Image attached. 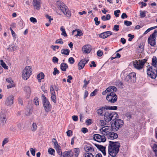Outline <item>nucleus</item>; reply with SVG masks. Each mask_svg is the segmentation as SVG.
<instances>
[{
	"instance_id": "f257e3e1",
	"label": "nucleus",
	"mask_w": 157,
	"mask_h": 157,
	"mask_svg": "<svg viewBox=\"0 0 157 157\" xmlns=\"http://www.w3.org/2000/svg\"><path fill=\"white\" fill-rule=\"evenodd\" d=\"M120 144L117 142L109 141L108 152L109 155L113 157H115L118 153Z\"/></svg>"
},
{
	"instance_id": "f03ea898",
	"label": "nucleus",
	"mask_w": 157,
	"mask_h": 157,
	"mask_svg": "<svg viewBox=\"0 0 157 157\" xmlns=\"http://www.w3.org/2000/svg\"><path fill=\"white\" fill-rule=\"evenodd\" d=\"M118 118L117 113L115 112H111L108 110L105 111L104 120L107 122H109L111 120L114 121Z\"/></svg>"
},
{
	"instance_id": "7ed1b4c3",
	"label": "nucleus",
	"mask_w": 157,
	"mask_h": 157,
	"mask_svg": "<svg viewBox=\"0 0 157 157\" xmlns=\"http://www.w3.org/2000/svg\"><path fill=\"white\" fill-rule=\"evenodd\" d=\"M58 7L62 12L67 17H70L71 16L70 12L67 7L62 1H58L56 2Z\"/></svg>"
},
{
	"instance_id": "20e7f679",
	"label": "nucleus",
	"mask_w": 157,
	"mask_h": 157,
	"mask_svg": "<svg viewBox=\"0 0 157 157\" xmlns=\"http://www.w3.org/2000/svg\"><path fill=\"white\" fill-rule=\"evenodd\" d=\"M113 123L111 124V128L113 131H116L121 128L123 126L124 123L123 120L117 118L115 120Z\"/></svg>"
},
{
	"instance_id": "39448f33",
	"label": "nucleus",
	"mask_w": 157,
	"mask_h": 157,
	"mask_svg": "<svg viewBox=\"0 0 157 157\" xmlns=\"http://www.w3.org/2000/svg\"><path fill=\"white\" fill-rule=\"evenodd\" d=\"M147 74L151 78L155 79L157 76V68L156 67H150L147 69Z\"/></svg>"
},
{
	"instance_id": "423d86ee",
	"label": "nucleus",
	"mask_w": 157,
	"mask_h": 157,
	"mask_svg": "<svg viewBox=\"0 0 157 157\" xmlns=\"http://www.w3.org/2000/svg\"><path fill=\"white\" fill-rule=\"evenodd\" d=\"M32 69L31 66H26L23 71L22 77L25 80H27L32 74Z\"/></svg>"
},
{
	"instance_id": "0eeeda50",
	"label": "nucleus",
	"mask_w": 157,
	"mask_h": 157,
	"mask_svg": "<svg viewBox=\"0 0 157 157\" xmlns=\"http://www.w3.org/2000/svg\"><path fill=\"white\" fill-rule=\"evenodd\" d=\"M157 33V30H155L148 38V43L152 46H154L156 44V37Z\"/></svg>"
},
{
	"instance_id": "6e6552de",
	"label": "nucleus",
	"mask_w": 157,
	"mask_h": 157,
	"mask_svg": "<svg viewBox=\"0 0 157 157\" xmlns=\"http://www.w3.org/2000/svg\"><path fill=\"white\" fill-rule=\"evenodd\" d=\"M136 73L134 72L130 73L126 76L124 80L128 82H134L136 80Z\"/></svg>"
},
{
	"instance_id": "1a4fd4ad",
	"label": "nucleus",
	"mask_w": 157,
	"mask_h": 157,
	"mask_svg": "<svg viewBox=\"0 0 157 157\" xmlns=\"http://www.w3.org/2000/svg\"><path fill=\"white\" fill-rule=\"evenodd\" d=\"M93 138L94 140L99 142H104L106 140V139L105 136L103 135H101L98 134H94Z\"/></svg>"
},
{
	"instance_id": "9d476101",
	"label": "nucleus",
	"mask_w": 157,
	"mask_h": 157,
	"mask_svg": "<svg viewBox=\"0 0 157 157\" xmlns=\"http://www.w3.org/2000/svg\"><path fill=\"white\" fill-rule=\"evenodd\" d=\"M14 96L10 95L7 97L5 101V105L8 106H11L13 103Z\"/></svg>"
},
{
	"instance_id": "9b49d317",
	"label": "nucleus",
	"mask_w": 157,
	"mask_h": 157,
	"mask_svg": "<svg viewBox=\"0 0 157 157\" xmlns=\"http://www.w3.org/2000/svg\"><path fill=\"white\" fill-rule=\"evenodd\" d=\"M43 105L45 110L46 112H48L51 110L52 106L48 100L43 101Z\"/></svg>"
},
{
	"instance_id": "f8f14e48",
	"label": "nucleus",
	"mask_w": 157,
	"mask_h": 157,
	"mask_svg": "<svg viewBox=\"0 0 157 157\" xmlns=\"http://www.w3.org/2000/svg\"><path fill=\"white\" fill-rule=\"evenodd\" d=\"M33 5L35 9L39 10L40 8V0H33Z\"/></svg>"
},
{
	"instance_id": "ddd939ff",
	"label": "nucleus",
	"mask_w": 157,
	"mask_h": 157,
	"mask_svg": "<svg viewBox=\"0 0 157 157\" xmlns=\"http://www.w3.org/2000/svg\"><path fill=\"white\" fill-rule=\"evenodd\" d=\"M133 65L134 67L137 70H141L143 68L141 62H140V60H135L133 62Z\"/></svg>"
},
{
	"instance_id": "4468645a",
	"label": "nucleus",
	"mask_w": 157,
	"mask_h": 157,
	"mask_svg": "<svg viewBox=\"0 0 157 157\" xmlns=\"http://www.w3.org/2000/svg\"><path fill=\"white\" fill-rule=\"evenodd\" d=\"M108 126H105L100 129V131L101 132L102 134L104 136H107L110 132Z\"/></svg>"
},
{
	"instance_id": "2eb2a0df",
	"label": "nucleus",
	"mask_w": 157,
	"mask_h": 157,
	"mask_svg": "<svg viewBox=\"0 0 157 157\" xmlns=\"http://www.w3.org/2000/svg\"><path fill=\"white\" fill-rule=\"evenodd\" d=\"M6 114L2 113H0V123L4 125L6 123Z\"/></svg>"
},
{
	"instance_id": "dca6fc26",
	"label": "nucleus",
	"mask_w": 157,
	"mask_h": 157,
	"mask_svg": "<svg viewBox=\"0 0 157 157\" xmlns=\"http://www.w3.org/2000/svg\"><path fill=\"white\" fill-rule=\"evenodd\" d=\"M112 34V33L111 31H107L100 34L99 36L103 39H105Z\"/></svg>"
},
{
	"instance_id": "f3484780",
	"label": "nucleus",
	"mask_w": 157,
	"mask_h": 157,
	"mask_svg": "<svg viewBox=\"0 0 157 157\" xmlns=\"http://www.w3.org/2000/svg\"><path fill=\"white\" fill-rule=\"evenodd\" d=\"M94 145L100 151L102 152L104 155H106V147H104L103 146L95 144H94Z\"/></svg>"
},
{
	"instance_id": "a211bd4d",
	"label": "nucleus",
	"mask_w": 157,
	"mask_h": 157,
	"mask_svg": "<svg viewBox=\"0 0 157 157\" xmlns=\"http://www.w3.org/2000/svg\"><path fill=\"white\" fill-rule=\"evenodd\" d=\"M106 136L108 139L113 140L117 138L118 135L116 133L113 132H110Z\"/></svg>"
},
{
	"instance_id": "6ab92c4d",
	"label": "nucleus",
	"mask_w": 157,
	"mask_h": 157,
	"mask_svg": "<svg viewBox=\"0 0 157 157\" xmlns=\"http://www.w3.org/2000/svg\"><path fill=\"white\" fill-rule=\"evenodd\" d=\"M90 46L89 45H86L84 46L82 48V50L84 53H89L91 50Z\"/></svg>"
},
{
	"instance_id": "aec40b11",
	"label": "nucleus",
	"mask_w": 157,
	"mask_h": 157,
	"mask_svg": "<svg viewBox=\"0 0 157 157\" xmlns=\"http://www.w3.org/2000/svg\"><path fill=\"white\" fill-rule=\"evenodd\" d=\"M105 106L100 107L99 109L97 110V113L98 115L101 116H104V112H105Z\"/></svg>"
},
{
	"instance_id": "412c9836",
	"label": "nucleus",
	"mask_w": 157,
	"mask_h": 157,
	"mask_svg": "<svg viewBox=\"0 0 157 157\" xmlns=\"http://www.w3.org/2000/svg\"><path fill=\"white\" fill-rule=\"evenodd\" d=\"M71 153V151H65L63 153L61 157H73V155Z\"/></svg>"
},
{
	"instance_id": "4be33fe9",
	"label": "nucleus",
	"mask_w": 157,
	"mask_h": 157,
	"mask_svg": "<svg viewBox=\"0 0 157 157\" xmlns=\"http://www.w3.org/2000/svg\"><path fill=\"white\" fill-rule=\"evenodd\" d=\"M72 35H75L76 36H81L82 35V33L81 30L77 29L74 30L72 32Z\"/></svg>"
},
{
	"instance_id": "5701e85b",
	"label": "nucleus",
	"mask_w": 157,
	"mask_h": 157,
	"mask_svg": "<svg viewBox=\"0 0 157 157\" xmlns=\"http://www.w3.org/2000/svg\"><path fill=\"white\" fill-rule=\"evenodd\" d=\"M85 60H82L78 63V69L80 70L83 68L85 65Z\"/></svg>"
},
{
	"instance_id": "b1692460",
	"label": "nucleus",
	"mask_w": 157,
	"mask_h": 157,
	"mask_svg": "<svg viewBox=\"0 0 157 157\" xmlns=\"http://www.w3.org/2000/svg\"><path fill=\"white\" fill-rule=\"evenodd\" d=\"M84 149L87 152H94V148L89 145L85 146Z\"/></svg>"
},
{
	"instance_id": "393cba45",
	"label": "nucleus",
	"mask_w": 157,
	"mask_h": 157,
	"mask_svg": "<svg viewBox=\"0 0 157 157\" xmlns=\"http://www.w3.org/2000/svg\"><path fill=\"white\" fill-rule=\"evenodd\" d=\"M152 65L153 67H156L157 68V59L156 56H154L152 58Z\"/></svg>"
},
{
	"instance_id": "a878e982",
	"label": "nucleus",
	"mask_w": 157,
	"mask_h": 157,
	"mask_svg": "<svg viewBox=\"0 0 157 157\" xmlns=\"http://www.w3.org/2000/svg\"><path fill=\"white\" fill-rule=\"evenodd\" d=\"M106 90L107 92H116L117 90V89L115 86H111L108 87Z\"/></svg>"
},
{
	"instance_id": "bb28decb",
	"label": "nucleus",
	"mask_w": 157,
	"mask_h": 157,
	"mask_svg": "<svg viewBox=\"0 0 157 157\" xmlns=\"http://www.w3.org/2000/svg\"><path fill=\"white\" fill-rule=\"evenodd\" d=\"M113 98H110L109 100H107L108 102H110L112 103H114L117 100V95H115Z\"/></svg>"
},
{
	"instance_id": "cd10ccee",
	"label": "nucleus",
	"mask_w": 157,
	"mask_h": 157,
	"mask_svg": "<svg viewBox=\"0 0 157 157\" xmlns=\"http://www.w3.org/2000/svg\"><path fill=\"white\" fill-rule=\"evenodd\" d=\"M68 67V65L66 63H62L60 65V68L62 71H65Z\"/></svg>"
},
{
	"instance_id": "c85d7f7f",
	"label": "nucleus",
	"mask_w": 157,
	"mask_h": 157,
	"mask_svg": "<svg viewBox=\"0 0 157 157\" xmlns=\"http://www.w3.org/2000/svg\"><path fill=\"white\" fill-rule=\"evenodd\" d=\"M62 54L67 56L70 53V50L68 49H62L61 51Z\"/></svg>"
},
{
	"instance_id": "c756f323",
	"label": "nucleus",
	"mask_w": 157,
	"mask_h": 157,
	"mask_svg": "<svg viewBox=\"0 0 157 157\" xmlns=\"http://www.w3.org/2000/svg\"><path fill=\"white\" fill-rule=\"evenodd\" d=\"M152 149L155 154V156L157 157V144H154L152 147Z\"/></svg>"
},
{
	"instance_id": "7c9ffc66",
	"label": "nucleus",
	"mask_w": 157,
	"mask_h": 157,
	"mask_svg": "<svg viewBox=\"0 0 157 157\" xmlns=\"http://www.w3.org/2000/svg\"><path fill=\"white\" fill-rule=\"evenodd\" d=\"M44 77V75L43 72H41L38 74L37 76V79L39 80V82H40L41 79H43Z\"/></svg>"
},
{
	"instance_id": "2f4dec72",
	"label": "nucleus",
	"mask_w": 157,
	"mask_h": 157,
	"mask_svg": "<svg viewBox=\"0 0 157 157\" xmlns=\"http://www.w3.org/2000/svg\"><path fill=\"white\" fill-rule=\"evenodd\" d=\"M60 30L62 32L61 34L62 35L64 36L65 37H67V35L66 33L65 29L63 26L61 27Z\"/></svg>"
},
{
	"instance_id": "473e14b6",
	"label": "nucleus",
	"mask_w": 157,
	"mask_h": 157,
	"mask_svg": "<svg viewBox=\"0 0 157 157\" xmlns=\"http://www.w3.org/2000/svg\"><path fill=\"white\" fill-rule=\"evenodd\" d=\"M105 108L106 109H109L111 110H116L117 109V106H105Z\"/></svg>"
},
{
	"instance_id": "72a5a7b5",
	"label": "nucleus",
	"mask_w": 157,
	"mask_h": 157,
	"mask_svg": "<svg viewBox=\"0 0 157 157\" xmlns=\"http://www.w3.org/2000/svg\"><path fill=\"white\" fill-rule=\"evenodd\" d=\"M37 128V126L36 123H33L31 128V130L33 132H35Z\"/></svg>"
},
{
	"instance_id": "f704fd0d",
	"label": "nucleus",
	"mask_w": 157,
	"mask_h": 157,
	"mask_svg": "<svg viewBox=\"0 0 157 157\" xmlns=\"http://www.w3.org/2000/svg\"><path fill=\"white\" fill-rule=\"evenodd\" d=\"M7 49H9L11 51H14L17 49V47L14 44L10 45Z\"/></svg>"
},
{
	"instance_id": "c9c22d12",
	"label": "nucleus",
	"mask_w": 157,
	"mask_h": 157,
	"mask_svg": "<svg viewBox=\"0 0 157 157\" xmlns=\"http://www.w3.org/2000/svg\"><path fill=\"white\" fill-rule=\"evenodd\" d=\"M52 140V142L54 144V147L55 149L59 147H60V146L58 145L56 139L53 138Z\"/></svg>"
},
{
	"instance_id": "e433bc0d",
	"label": "nucleus",
	"mask_w": 157,
	"mask_h": 157,
	"mask_svg": "<svg viewBox=\"0 0 157 157\" xmlns=\"http://www.w3.org/2000/svg\"><path fill=\"white\" fill-rule=\"evenodd\" d=\"M110 18L111 16L109 14H107L106 17L103 16L101 17V19L103 21L109 20L110 19Z\"/></svg>"
},
{
	"instance_id": "4c0bfd02",
	"label": "nucleus",
	"mask_w": 157,
	"mask_h": 157,
	"mask_svg": "<svg viewBox=\"0 0 157 157\" xmlns=\"http://www.w3.org/2000/svg\"><path fill=\"white\" fill-rule=\"evenodd\" d=\"M114 92V91L111 92L109 95L107 96L106 97V100H109L110 98H113L114 97L115 95H117Z\"/></svg>"
},
{
	"instance_id": "58836bf2",
	"label": "nucleus",
	"mask_w": 157,
	"mask_h": 157,
	"mask_svg": "<svg viewBox=\"0 0 157 157\" xmlns=\"http://www.w3.org/2000/svg\"><path fill=\"white\" fill-rule=\"evenodd\" d=\"M25 91L28 94H30L31 93V91L30 87L28 86H26L24 87Z\"/></svg>"
},
{
	"instance_id": "ea45409f",
	"label": "nucleus",
	"mask_w": 157,
	"mask_h": 157,
	"mask_svg": "<svg viewBox=\"0 0 157 157\" xmlns=\"http://www.w3.org/2000/svg\"><path fill=\"white\" fill-rule=\"evenodd\" d=\"M1 64L2 66L6 69H8V67L6 65L5 63L3 62L2 60H0Z\"/></svg>"
},
{
	"instance_id": "a19ab883",
	"label": "nucleus",
	"mask_w": 157,
	"mask_h": 157,
	"mask_svg": "<svg viewBox=\"0 0 157 157\" xmlns=\"http://www.w3.org/2000/svg\"><path fill=\"white\" fill-rule=\"evenodd\" d=\"M83 156L84 157H94V156L93 154L90 152H86L85 153Z\"/></svg>"
},
{
	"instance_id": "79ce46f5",
	"label": "nucleus",
	"mask_w": 157,
	"mask_h": 157,
	"mask_svg": "<svg viewBox=\"0 0 157 157\" xmlns=\"http://www.w3.org/2000/svg\"><path fill=\"white\" fill-rule=\"evenodd\" d=\"M48 152L49 154L52 155H54L55 153L54 149L51 148H49L48 149Z\"/></svg>"
},
{
	"instance_id": "37998d69",
	"label": "nucleus",
	"mask_w": 157,
	"mask_h": 157,
	"mask_svg": "<svg viewBox=\"0 0 157 157\" xmlns=\"http://www.w3.org/2000/svg\"><path fill=\"white\" fill-rule=\"evenodd\" d=\"M138 47L139 48L138 49V50L139 51V52L140 53H142L144 50V46L142 44H140L139 45Z\"/></svg>"
},
{
	"instance_id": "c03bdc74",
	"label": "nucleus",
	"mask_w": 157,
	"mask_h": 157,
	"mask_svg": "<svg viewBox=\"0 0 157 157\" xmlns=\"http://www.w3.org/2000/svg\"><path fill=\"white\" fill-rule=\"evenodd\" d=\"M56 150L57 152L59 155H60L61 156V155H62L63 153L62 152L61 149V147L60 146L59 147H58L55 149Z\"/></svg>"
},
{
	"instance_id": "a18cd8bd",
	"label": "nucleus",
	"mask_w": 157,
	"mask_h": 157,
	"mask_svg": "<svg viewBox=\"0 0 157 157\" xmlns=\"http://www.w3.org/2000/svg\"><path fill=\"white\" fill-rule=\"evenodd\" d=\"M76 154L75 155V157H77L79 153V149L78 148H76L74 150Z\"/></svg>"
},
{
	"instance_id": "49530a36",
	"label": "nucleus",
	"mask_w": 157,
	"mask_h": 157,
	"mask_svg": "<svg viewBox=\"0 0 157 157\" xmlns=\"http://www.w3.org/2000/svg\"><path fill=\"white\" fill-rule=\"evenodd\" d=\"M51 98L52 100L55 103H56V97L55 94L51 95Z\"/></svg>"
},
{
	"instance_id": "de8ad7c7",
	"label": "nucleus",
	"mask_w": 157,
	"mask_h": 157,
	"mask_svg": "<svg viewBox=\"0 0 157 157\" xmlns=\"http://www.w3.org/2000/svg\"><path fill=\"white\" fill-rule=\"evenodd\" d=\"M59 59L56 56H54L52 57V62L55 63H58Z\"/></svg>"
},
{
	"instance_id": "09e8293b",
	"label": "nucleus",
	"mask_w": 157,
	"mask_h": 157,
	"mask_svg": "<svg viewBox=\"0 0 157 157\" xmlns=\"http://www.w3.org/2000/svg\"><path fill=\"white\" fill-rule=\"evenodd\" d=\"M54 71L53 72V74L54 75H56L57 74H58L59 73V71L58 70L56 67H55L54 69Z\"/></svg>"
},
{
	"instance_id": "8fccbe9b",
	"label": "nucleus",
	"mask_w": 157,
	"mask_h": 157,
	"mask_svg": "<svg viewBox=\"0 0 157 157\" xmlns=\"http://www.w3.org/2000/svg\"><path fill=\"white\" fill-rule=\"evenodd\" d=\"M140 14L141 18L144 17L146 16V11H141Z\"/></svg>"
},
{
	"instance_id": "3c124183",
	"label": "nucleus",
	"mask_w": 157,
	"mask_h": 157,
	"mask_svg": "<svg viewBox=\"0 0 157 157\" xmlns=\"http://www.w3.org/2000/svg\"><path fill=\"white\" fill-rule=\"evenodd\" d=\"M32 113V110L31 109H28L27 110V112L25 113V114L27 116H29Z\"/></svg>"
},
{
	"instance_id": "603ef678",
	"label": "nucleus",
	"mask_w": 157,
	"mask_h": 157,
	"mask_svg": "<svg viewBox=\"0 0 157 157\" xmlns=\"http://www.w3.org/2000/svg\"><path fill=\"white\" fill-rule=\"evenodd\" d=\"M68 61L70 64H73L75 62V60L72 57H70L68 59Z\"/></svg>"
},
{
	"instance_id": "864d4df0",
	"label": "nucleus",
	"mask_w": 157,
	"mask_h": 157,
	"mask_svg": "<svg viewBox=\"0 0 157 157\" xmlns=\"http://www.w3.org/2000/svg\"><path fill=\"white\" fill-rule=\"evenodd\" d=\"M132 24V23L131 21H124V24L127 26H130Z\"/></svg>"
},
{
	"instance_id": "5fc2aeb1",
	"label": "nucleus",
	"mask_w": 157,
	"mask_h": 157,
	"mask_svg": "<svg viewBox=\"0 0 157 157\" xmlns=\"http://www.w3.org/2000/svg\"><path fill=\"white\" fill-rule=\"evenodd\" d=\"M55 43L63 44V42L62 40V39L61 38H60L59 39L56 40L55 42Z\"/></svg>"
},
{
	"instance_id": "6e6d98bb",
	"label": "nucleus",
	"mask_w": 157,
	"mask_h": 157,
	"mask_svg": "<svg viewBox=\"0 0 157 157\" xmlns=\"http://www.w3.org/2000/svg\"><path fill=\"white\" fill-rule=\"evenodd\" d=\"M38 100V99L37 98H35L34 100V103L36 105H39V101Z\"/></svg>"
},
{
	"instance_id": "4d7b16f0",
	"label": "nucleus",
	"mask_w": 157,
	"mask_h": 157,
	"mask_svg": "<svg viewBox=\"0 0 157 157\" xmlns=\"http://www.w3.org/2000/svg\"><path fill=\"white\" fill-rule=\"evenodd\" d=\"M120 10H118L114 11V14L116 17H119V15L118 13H120Z\"/></svg>"
},
{
	"instance_id": "13d9d810",
	"label": "nucleus",
	"mask_w": 157,
	"mask_h": 157,
	"mask_svg": "<svg viewBox=\"0 0 157 157\" xmlns=\"http://www.w3.org/2000/svg\"><path fill=\"white\" fill-rule=\"evenodd\" d=\"M94 21L95 22V25H98L100 23V21H98V18L97 17L94 18Z\"/></svg>"
},
{
	"instance_id": "bf43d9fd",
	"label": "nucleus",
	"mask_w": 157,
	"mask_h": 157,
	"mask_svg": "<svg viewBox=\"0 0 157 157\" xmlns=\"http://www.w3.org/2000/svg\"><path fill=\"white\" fill-rule=\"evenodd\" d=\"M8 142V140L7 138H5L4 139L2 142V146H4L5 144Z\"/></svg>"
},
{
	"instance_id": "052dcab7",
	"label": "nucleus",
	"mask_w": 157,
	"mask_h": 157,
	"mask_svg": "<svg viewBox=\"0 0 157 157\" xmlns=\"http://www.w3.org/2000/svg\"><path fill=\"white\" fill-rule=\"evenodd\" d=\"M90 81V80L87 81L86 79L84 80L83 82L84 84L83 85V87H86L87 86V85L89 83Z\"/></svg>"
},
{
	"instance_id": "680f3d73",
	"label": "nucleus",
	"mask_w": 157,
	"mask_h": 157,
	"mask_svg": "<svg viewBox=\"0 0 157 157\" xmlns=\"http://www.w3.org/2000/svg\"><path fill=\"white\" fill-rule=\"evenodd\" d=\"M67 136L70 137L72 135V132L71 130H68L67 132Z\"/></svg>"
},
{
	"instance_id": "e2e57ef3",
	"label": "nucleus",
	"mask_w": 157,
	"mask_h": 157,
	"mask_svg": "<svg viewBox=\"0 0 157 157\" xmlns=\"http://www.w3.org/2000/svg\"><path fill=\"white\" fill-rule=\"evenodd\" d=\"M51 95L55 94V93L54 90V89L52 86H51L50 88Z\"/></svg>"
},
{
	"instance_id": "0e129e2a",
	"label": "nucleus",
	"mask_w": 157,
	"mask_h": 157,
	"mask_svg": "<svg viewBox=\"0 0 157 157\" xmlns=\"http://www.w3.org/2000/svg\"><path fill=\"white\" fill-rule=\"evenodd\" d=\"M119 27L118 25H115L114 26L113 30H115L116 31H117L119 30Z\"/></svg>"
},
{
	"instance_id": "69168bd1",
	"label": "nucleus",
	"mask_w": 157,
	"mask_h": 157,
	"mask_svg": "<svg viewBox=\"0 0 157 157\" xmlns=\"http://www.w3.org/2000/svg\"><path fill=\"white\" fill-rule=\"evenodd\" d=\"M30 151H31V153L32 155L34 156L35 155V151L34 149L33 148H30Z\"/></svg>"
},
{
	"instance_id": "338daca9",
	"label": "nucleus",
	"mask_w": 157,
	"mask_h": 157,
	"mask_svg": "<svg viewBox=\"0 0 157 157\" xmlns=\"http://www.w3.org/2000/svg\"><path fill=\"white\" fill-rule=\"evenodd\" d=\"M97 54L98 56H101L103 55V52L99 50L97 52Z\"/></svg>"
},
{
	"instance_id": "774afa93",
	"label": "nucleus",
	"mask_w": 157,
	"mask_h": 157,
	"mask_svg": "<svg viewBox=\"0 0 157 157\" xmlns=\"http://www.w3.org/2000/svg\"><path fill=\"white\" fill-rule=\"evenodd\" d=\"M30 20L31 22H32L33 23H36L37 22L36 19L33 17H30Z\"/></svg>"
}]
</instances>
